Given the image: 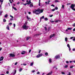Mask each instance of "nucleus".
Returning <instances> with one entry per match:
<instances>
[{
  "mask_svg": "<svg viewBox=\"0 0 75 75\" xmlns=\"http://www.w3.org/2000/svg\"><path fill=\"white\" fill-rule=\"evenodd\" d=\"M67 28L68 30H72V28Z\"/></svg>",
  "mask_w": 75,
  "mask_h": 75,
  "instance_id": "obj_23",
  "label": "nucleus"
},
{
  "mask_svg": "<svg viewBox=\"0 0 75 75\" xmlns=\"http://www.w3.org/2000/svg\"><path fill=\"white\" fill-rule=\"evenodd\" d=\"M9 73V71H7L6 72V74H8Z\"/></svg>",
  "mask_w": 75,
  "mask_h": 75,
  "instance_id": "obj_40",
  "label": "nucleus"
},
{
  "mask_svg": "<svg viewBox=\"0 0 75 75\" xmlns=\"http://www.w3.org/2000/svg\"><path fill=\"white\" fill-rule=\"evenodd\" d=\"M12 24V23H9V25H11Z\"/></svg>",
  "mask_w": 75,
  "mask_h": 75,
  "instance_id": "obj_60",
  "label": "nucleus"
},
{
  "mask_svg": "<svg viewBox=\"0 0 75 75\" xmlns=\"http://www.w3.org/2000/svg\"><path fill=\"white\" fill-rule=\"evenodd\" d=\"M22 70H23V69H22V68H21L19 70V71H20V72H21V71Z\"/></svg>",
  "mask_w": 75,
  "mask_h": 75,
  "instance_id": "obj_36",
  "label": "nucleus"
},
{
  "mask_svg": "<svg viewBox=\"0 0 75 75\" xmlns=\"http://www.w3.org/2000/svg\"><path fill=\"white\" fill-rule=\"evenodd\" d=\"M6 29H7V30H10V29L9 28V26H8V25H7Z\"/></svg>",
  "mask_w": 75,
  "mask_h": 75,
  "instance_id": "obj_17",
  "label": "nucleus"
},
{
  "mask_svg": "<svg viewBox=\"0 0 75 75\" xmlns=\"http://www.w3.org/2000/svg\"><path fill=\"white\" fill-rule=\"evenodd\" d=\"M55 36V34H53L52 35H51L50 36V38H51L52 37H54Z\"/></svg>",
  "mask_w": 75,
  "mask_h": 75,
  "instance_id": "obj_8",
  "label": "nucleus"
},
{
  "mask_svg": "<svg viewBox=\"0 0 75 75\" xmlns=\"http://www.w3.org/2000/svg\"><path fill=\"white\" fill-rule=\"evenodd\" d=\"M26 53V52L25 51H22V52L21 53V54H25V53Z\"/></svg>",
  "mask_w": 75,
  "mask_h": 75,
  "instance_id": "obj_11",
  "label": "nucleus"
},
{
  "mask_svg": "<svg viewBox=\"0 0 75 75\" xmlns=\"http://www.w3.org/2000/svg\"><path fill=\"white\" fill-rule=\"evenodd\" d=\"M53 16V15H51V16H50V17H52Z\"/></svg>",
  "mask_w": 75,
  "mask_h": 75,
  "instance_id": "obj_62",
  "label": "nucleus"
},
{
  "mask_svg": "<svg viewBox=\"0 0 75 75\" xmlns=\"http://www.w3.org/2000/svg\"><path fill=\"white\" fill-rule=\"evenodd\" d=\"M43 10H43V9H42L41 10H40V11L39 12V13H43Z\"/></svg>",
  "mask_w": 75,
  "mask_h": 75,
  "instance_id": "obj_16",
  "label": "nucleus"
},
{
  "mask_svg": "<svg viewBox=\"0 0 75 75\" xmlns=\"http://www.w3.org/2000/svg\"><path fill=\"white\" fill-rule=\"evenodd\" d=\"M55 10H58V7L57 6H56L55 7Z\"/></svg>",
  "mask_w": 75,
  "mask_h": 75,
  "instance_id": "obj_35",
  "label": "nucleus"
},
{
  "mask_svg": "<svg viewBox=\"0 0 75 75\" xmlns=\"http://www.w3.org/2000/svg\"><path fill=\"white\" fill-rule=\"evenodd\" d=\"M10 16L12 18H14V17L13 16L11 15H10Z\"/></svg>",
  "mask_w": 75,
  "mask_h": 75,
  "instance_id": "obj_42",
  "label": "nucleus"
},
{
  "mask_svg": "<svg viewBox=\"0 0 75 75\" xmlns=\"http://www.w3.org/2000/svg\"><path fill=\"white\" fill-rule=\"evenodd\" d=\"M13 19L11 18L10 19V21H13Z\"/></svg>",
  "mask_w": 75,
  "mask_h": 75,
  "instance_id": "obj_53",
  "label": "nucleus"
},
{
  "mask_svg": "<svg viewBox=\"0 0 75 75\" xmlns=\"http://www.w3.org/2000/svg\"><path fill=\"white\" fill-rule=\"evenodd\" d=\"M55 9H54L52 10V11H55Z\"/></svg>",
  "mask_w": 75,
  "mask_h": 75,
  "instance_id": "obj_59",
  "label": "nucleus"
},
{
  "mask_svg": "<svg viewBox=\"0 0 75 75\" xmlns=\"http://www.w3.org/2000/svg\"><path fill=\"white\" fill-rule=\"evenodd\" d=\"M28 27H29L28 26H26V29H28Z\"/></svg>",
  "mask_w": 75,
  "mask_h": 75,
  "instance_id": "obj_58",
  "label": "nucleus"
},
{
  "mask_svg": "<svg viewBox=\"0 0 75 75\" xmlns=\"http://www.w3.org/2000/svg\"><path fill=\"white\" fill-rule=\"evenodd\" d=\"M73 38H74V39H73V41H75V38L74 37H71L70 38V39H72Z\"/></svg>",
  "mask_w": 75,
  "mask_h": 75,
  "instance_id": "obj_18",
  "label": "nucleus"
},
{
  "mask_svg": "<svg viewBox=\"0 0 75 75\" xmlns=\"http://www.w3.org/2000/svg\"><path fill=\"white\" fill-rule=\"evenodd\" d=\"M45 21H47V20H48V18H45Z\"/></svg>",
  "mask_w": 75,
  "mask_h": 75,
  "instance_id": "obj_34",
  "label": "nucleus"
},
{
  "mask_svg": "<svg viewBox=\"0 0 75 75\" xmlns=\"http://www.w3.org/2000/svg\"><path fill=\"white\" fill-rule=\"evenodd\" d=\"M45 4L47 5V4H50V2H45Z\"/></svg>",
  "mask_w": 75,
  "mask_h": 75,
  "instance_id": "obj_20",
  "label": "nucleus"
},
{
  "mask_svg": "<svg viewBox=\"0 0 75 75\" xmlns=\"http://www.w3.org/2000/svg\"><path fill=\"white\" fill-rule=\"evenodd\" d=\"M45 31H47V28L46 27H45Z\"/></svg>",
  "mask_w": 75,
  "mask_h": 75,
  "instance_id": "obj_31",
  "label": "nucleus"
},
{
  "mask_svg": "<svg viewBox=\"0 0 75 75\" xmlns=\"http://www.w3.org/2000/svg\"><path fill=\"white\" fill-rule=\"evenodd\" d=\"M7 16H8V14H6L4 16V17L7 18Z\"/></svg>",
  "mask_w": 75,
  "mask_h": 75,
  "instance_id": "obj_27",
  "label": "nucleus"
},
{
  "mask_svg": "<svg viewBox=\"0 0 75 75\" xmlns=\"http://www.w3.org/2000/svg\"><path fill=\"white\" fill-rule=\"evenodd\" d=\"M4 59V57L2 56L1 58H0V61H3Z\"/></svg>",
  "mask_w": 75,
  "mask_h": 75,
  "instance_id": "obj_9",
  "label": "nucleus"
},
{
  "mask_svg": "<svg viewBox=\"0 0 75 75\" xmlns=\"http://www.w3.org/2000/svg\"><path fill=\"white\" fill-rule=\"evenodd\" d=\"M9 56L10 57H15L16 55L13 53H11L9 54Z\"/></svg>",
  "mask_w": 75,
  "mask_h": 75,
  "instance_id": "obj_5",
  "label": "nucleus"
},
{
  "mask_svg": "<svg viewBox=\"0 0 75 75\" xmlns=\"http://www.w3.org/2000/svg\"><path fill=\"white\" fill-rule=\"evenodd\" d=\"M41 50H40L38 52L39 54H40V53L41 52Z\"/></svg>",
  "mask_w": 75,
  "mask_h": 75,
  "instance_id": "obj_47",
  "label": "nucleus"
},
{
  "mask_svg": "<svg viewBox=\"0 0 75 75\" xmlns=\"http://www.w3.org/2000/svg\"><path fill=\"white\" fill-rule=\"evenodd\" d=\"M64 5H62V8H64Z\"/></svg>",
  "mask_w": 75,
  "mask_h": 75,
  "instance_id": "obj_43",
  "label": "nucleus"
},
{
  "mask_svg": "<svg viewBox=\"0 0 75 75\" xmlns=\"http://www.w3.org/2000/svg\"><path fill=\"white\" fill-rule=\"evenodd\" d=\"M37 74H40V72H37Z\"/></svg>",
  "mask_w": 75,
  "mask_h": 75,
  "instance_id": "obj_56",
  "label": "nucleus"
},
{
  "mask_svg": "<svg viewBox=\"0 0 75 75\" xmlns=\"http://www.w3.org/2000/svg\"><path fill=\"white\" fill-rule=\"evenodd\" d=\"M30 37H27L26 38V40L27 41H28V40H29V39H30Z\"/></svg>",
  "mask_w": 75,
  "mask_h": 75,
  "instance_id": "obj_28",
  "label": "nucleus"
},
{
  "mask_svg": "<svg viewBox=\"0 0 75 75\" xmlns=\"http://www.w3.org/2000/svg\"><path fill=\"white\" fill-rule=\"evenodd\" d=\"M58 21H59V20H57V21H55V23H58Z\"/></svg>",
  "mask_w": 75,
  "mask_h": 75,
  "instance_id": "obj_37",
  "label": "nucleus"
},
{
  "mask_svg": "<svg viewBox=\"0 0 75 75\" xmlns=\"http://www.w3.org/2000/svg\"><path fill=\"white\" fill-rule=\"evenodd\" d=\"M27 18L28 19V20H29V21L31 20V19L29 18L28 16H27Z\"/></svg>",
  "mask_w": 75,
  "mask_h": 75,
  "instance_id": "obj_15",
  "label": "nucleus"
},
{
  "mask_svg": "<svg viewBox=\"0 0 75 75\" xmlns=\"http://www.w3.org/2000/svg\"><path fill=\"white\" fill-rule=\"evenodd\" d=\"M13 26H14V27H16V25L14 23L13 24Z\"/></svg>",
  "mask_w": 75,
  "mask_h": 75,
  "instance_id": "obj_54",
  "label": "nucleus"
},
{
  "mask_svg": "<svg viewBox=\"0 0 75 75\" xmlns=\"http://www.w3.org/2000/svg\"><path fill=\"white\" fill-rule=\"evenodd\" d=\"M75 5L73 4H72L70 6V8H71L72 10H74V11H75Z\"/></svg>",
  "mask_w": 75,
  "mask_h": 75,
  "instance_id": "obj_2",
  "label": "nucleus"
},
{
  "mask_svg": "<svg viewBox=\"0 0 75 75\" xmlns=\"http://www.w3.org/2000/svg\"><path fill=\"white\" fill-rule=\"evenodd\" d=\"M52 73V71H51L49 73L47 74H46V75H51V74Z\"/></svg>",
  "mask_w": 75,
  "mask_h": 75,
  "instance_id": "obj_13",
  "label": "nucleus"
},
{
  "mask_svg": "<svg viewBox=\"0 0 75 75\" xmlns=\"http://www.w3.org/2000/svg\"><path fill=\"white\" fill-rule=\"evenodd\" d=\"M18 63V62H16V63H15L14 64V65H17V64Z\"/></svg>",
  "mask_w": 75,
  "mask_h": 75,
  "instance_id": "obj_41",
  "label": "nucleus"
},
{
  "mask_svg": "<svg viewBox=\"0 0 75 75\" xmlns=\"http://www.w3.org/2000/svg\"><path fill=\"white\" fill-rule=\"evenodd\" d=\"M73 66H72L70 67V68H73Z\"/></svg>",
  "mask_w": 75,
  "mask_h": 75,
  "instance_id": "obj_51",
  "label": "nucleus"
},
{
  "mask_svg": "<svg viewBox=\"0 0 75 75\" xmlns=\"http://www.w3.org/2000/svg\"><path fill=\"white\" fill-rule=\"evenodd\" d=\"M65 41L66 42H67V41H68V38H65Z\"/></svg>",
  "mask_w": 75,
  "mask_h": 75,
  "instance_id": "obj_24",
  "label": "nucleus"
},
{
  "mask_svg": "<svg viewBox=\"0 0 75 75\" xmlns=\"http://www.w3.org/2000/svg\"><path fill=\"white\" fill-rule=\"evenodd\" d=\"M50 28H51L50 27H49L48 28V31H50Z\"/></svg>",
  "mask_w": 75,
  "mask_h": 75,
  "instance_id": "obj_44",
  "label": "nucleus"
},
{
  "mask_svg": "<svg viewBox=\"0 0 75 75\" xmlns=\"http://www.w3.org/2000/svg\"><path fill=\"white\" fill-rule=\"evenodd\" d=\"M44 19V16H42L40 18V21H41L42 19Z\"/></svg>",
  "mask_w": 75,
  "mask_h": 75,
  "instance_id": "obj_12",
  "label": "nucleus"
},
{
  "mask_svg": "<svg viewBox=\"0 0 75 75\" xmlns=\"http://www.w3.org/2000/svg\"><path fill=\"white\" fill-rule=\"evenodd\" d=\"M0 2H1V5H2L3 3V0H0Z\"/></svg>",
  "mask_w": 75,
  "mask_h": 75,
  "instance_id": "obj_19",
  "label": "nucleus"
},
{
  "mask_svg": "<svg viewBox=\"0 0 75 75\" xmlns=\"http://www.w3.org/2000/svg\"><path fill=\"white\" fill-rule=\"evenodd\" d=\"M49 62L50 63H51V62H52V61L51 59H49Z\"/></svg>",
  "mask_w": 75,
  "mask_h": 75,
  "instance_id": "obj_21",
  "label": "nucleus"
},
{
  "mask_svg": "<svg viewBox=\"0 0 75 75\" xmlns=\"http://www.w3.org/2000/svg\"><path fill=\"white\" fill-rule=\"evenodd\" d=\"M31 3H32L31 2V0H30L28 3H26L25 4H23L25 6H26L27 4L29 5V4H31Z\"/></svg>",
  "mask_w": 75,
  "mask_h": 75,
  "instance_id": "obj_4",
  "label": "nucleus"
},
{
  "mask_svg": "<svg viewBox=\"0 0 75 75\" xmlns=\"http://www.w3.org/2000/svg\"><path fill=\"white\" fill-rule=\"evenodd\" d=\"M67 75H71V72H69V74Z\"/></svg>",
  "mask_w": 75,
  "mask_h": 75,
  "instance_id": "obj_50",
  "label": "nucleus"
},
{
  "mask_svg": "<svg viewBox=\"0 0 75 75\" xmlns=\"http://www.w3.org/2000/svg\"><path fill=\"white\" fill-rule=\"evenodd\" d=\"M68 65H66L64 67V68H68Z\"/></svg>",
  "mask_w": 75,
  "mask_h": 75,
  "instance_id": "obj_30",
  "label": "nucleus"
},
{
  "mask_svg": "<svg viewBox=\"0 0 75 75\" xmlns=\"http://www.w3.org/2000/svg\"><path fill=\"white\" fill-rule=\"evenodd\" d=\"M31 50H30L29 51V52H30V53L31 52Z\"/></svg>",
  "mask_w": 75,
  "mask_h": 75,
  "instance_id": "obj_57",
  "label": "nucleus"
},
{
  "mask_svg": "<svg viewBox=\"0 0 75 75\" xmlns=\"http://www.w3.org/2000/svg\"><path fill=\"white\" fill-rule=\"evenodd\" d=\"M59 2V1H58V0H55V3H57L58 2Z\"/></svg>",
  "mask_w": 75,
  "mask_h": 75,
  "instance_id": "obj_39",
  "label": "nucleus"
},
{
  "mask_svg": "<svg viewBox=\"0 0 75 75\" xmlns=\"http://www.w3.org/2000/svg\"><path fill=\"white\" fill-rule=\"evenodd\" d=\"M72 26L73 27H75V23H74L73 25Z\"/></svg>",
  "mask_w": 75,
  "mask_h": 75,
  "instance_id": "obj_52",
  "label": "nucleus"
},
{
  "mask_svg": "<svg viewBox=\"0 0 75 75\" xmlns=\"http://www.w3.org/2000/svg\"><path fill=\"white\" fill-rule=\"evenodd\" d=\"M3 22H4V23H5V22H6V20L5 19H3Z\"/></svg>",
  "mask_w": 75,
  "mask_h": 75,
  "instance_id": "obj_29",
  "label": "nucleus"
},
{
  "mask_svg": "<svg viewBox=\"0 0 75 75\" xmlns=\"http://www.w3.org/2000/svg\"><path fill=\"white\" fill-rule=\"evenodd\" d=\"M66 63H67V64H68V63H69V62L68 61H66Z\"/></svg>",
  "mask_w": 75,
  "mask_h": 75,
  "instance_id": "obj_55",
  "label": "nucleus"
},
{
  "mask_svg": "<svg viewBox=\"0 0 75 75\" xmlns=\"http://www.w3.org/2000/svg\"><path fill=\"white\" fill-rule=\"evenodd\" d=\"M32 72L34 73V72H35V70H33V71H32Z\"/></svg>",
  "mask_w": 75,
  "mask_h": 75,
  "instance_id": "obj_64",
  "label": "nucleus"
},
{
  "mask_svg": "<svg viewBox=\"0 0 75 75\" xmlns=\"http://www.w3.org/2000/svg\"><path fill=\"white\" fill-rule=\"evenodd\" d=\"M55 59H58V58H60V57L59 55H57L55 57Z\"/></svg>",
  "mask_w": 75,
  "mask_h": 75,
  "instance_id": "obj_7",
  "label": "nucleus"
},
{
  "mask_svg": "<svg viewBox=\"0 0 75 75\" xmlns=\"http://www.w3.org/2000/svg\"><path fill=\"white\" fill-rule=\"evenodd\" d=\"M23 65H24V66H25L26 65H27V64H24V63L23 64Z\"/></svg>",
  "mask_w": 75,
  "mask_h": 75,
  "instance_id": "obj_45",
  "label": "nucleus"
},
{
  "mask_svg": "<svg viewBox=\"0 0 75 75\" xmlns=\"http://www.w3.org/2000/svg\"><path fill=\"white\" fill-rule=\"evenodd\" d=\"M40 11V9L38 8L37 10L35 9V10L33 11V13H35L36 14H40V13H39Z\"/></svg>",
  "mask_w": 75,
  "mask_h": 75,
  "instance_id": "obj_1",
  "label": "nucleus"
},
{
  "mask_svg": "<svg viewBox=\"0 0 75 75\" xmlns=\"http://www.w3.org/2000/svg\"><path fill=\"white\" fill-rule=\"evenodd\" d=\"M43 55V54H39L36 56V57L37 58H40V57H42Z\"/></svg>",
  "mask_w": 75,
  "mask_h": 75,
  "instance_id": "obj_6",
  "label": "nucleus"
},
{
  "mask_svg": "<svg viewBox=\"0 0 75 75\" xmlns=\"http://www.w3.org/2000/svg\"><path fill=\"white\" fill-rule=\"evenodd\" d=\"M61 73L62 74H63L64 75L65 74V73L64 72H62Z\"/></svg>",
  "mask_w": 75,
  "mask_h": 75,
  "instance_id": "obj_46",
  "label": "nucleus"
},
{
  "mask_svg": "<svg viewBox=\"0 0 75 75\" xmlns=\"http://www.w3.org/2000/svg\"><path fill=\"white\" fill-rule=\"evenodd\" d=\"M67 46L68 47V48H69V51H71V47H70V46L69 45V44H67Z\"/></svg>",
  "mask_w": 75,
  "mask_h": 75,
  "instance_id": "obj_10",
  "label": "nucleus"
},
{
  "mask_svg": "<svg viewBox=\"0 0 75 75\" xmlns=\"http://www.w3.org/2000/svg\"><path fill=\"white\" fill-rule=\"evenodd\" d=\"M51 6L53 7H55V5H54V4H52Z\"/></svg>",
  "mask_w": 75,
  "mask_h": 75,
  "instance_id": "obj_48",
  "label": "nucleus"
},
{
  "mask_svg": "<svg viewBox=\"0 0 75 75\" xmlns=\"http://www.w3.org/2000/svg\"><path fill=\"white\" fill-rule=\"evenodd\" d=\"M30 7H33V4H30Z\"/></svg>",
  "mask_w": 75,
  "mask_h": 75,
  "instance_id": "obj_25",
  "label": "nucleus"
},
{
  "mask_svg": "<svg viewBox=\"0 0 75 75\" xmlns=\"http://www.w3.org/2000/svg\"><path fill=\"white\" fill-rule=\"evenodd\" d=\"M73 51H75V48L73 49Z\"/></svg>",
  "mask_w": 75,
  "mask_h": 75,
  "instance_id": "obj_63",
  "label": "nucleus"
},
{
  "mask_svg": "<svg viewBox=\"0 0 75 75\" xmlns=\"http://www.w3.org/2000/svg\"><path fill=\"white\" fill-rule=\"evenodd\" d=\"M3 13V11H1L0 12V15H1V14Z\"/></svg>",
  "mask_w": 75,
  "mask_h": 75,
  "instance_id": "obj_38",
  "label": "nucleus"
},
{
  "mask_svg": "<svg viewBox=\"0 0 75 75\" xmlns=\"http://www.w3.org/2000/svg\"><path fill=\"white\" fill-rule=\"evenodd\" d=\"M45 55H46V56L48 55V53L47 52H46L45 53Z\"/></svg>",
  "mask_w": 75,
  "mask_h": 75,
  "instance_id": "obj_26",
  "label": "nucleus"
},
{
  "mask_svg": "<svg viewBox=\"0 0 75 75\" xmlns=\"http://www.w3.org/2000/svg\"><path fill=\"white\" fill-rule=\"evenodd\" d=\"M23 29H24V30H27V23H25L23 24Z\"/></svg>",
  "mask_w": 75,
  "mask_h": 75,
  "instance_id": "obj_3",
  "label": "nucleus"
},
{
  "mask_svg": "<svg viewBox=\"0 0 75 75\" xmlns=\"http://www.w3.org/2000/svg\"><path fill=\"white\" fill-rule=\"evenodd\" d=\"M33 64H34V63H33V62H32L30 63V66H33Z\"/></svg>",
  "mask_w": 75,
  "mask_h": 75,
  "instance_id": "obj_33",
  "label": "nucleus"
},
{
  "mask_svg": "<svg viewBox=\"0 0 75 75\" xmlns=\"http://www.w3.org/2000/svg\"><path fill=\"white\" fill-rule=\"evenodd\" d=\"M12 8H13V9H14V10H16V11H17V8H14V6H13L12 7Z\"/></svg>",
  "mask_w": 75,
  "mask_h": 75,
  "instance_id": "obj_22",
  "label": "nucleus"
},
{
  "mask_svg": "<svg viewBox=\"0 0 75 75\" xmlns=\"http://www.w3.org/2000/svg\"><path fill=\"white\" fill-rule=\"evenodd\" d=\"M39 6H41V4H40V0H39Z\"/></svg>",
  "mask_w": 75,
  "mask_h": 75,
  "instance_id": "obj_32",
  "label": "nucleus"
},
{
  "mask_svg": "<svg viewBox=\"0 0 75 75\" xmlns=\"http://www.w3.org/2000/svg\"><path fill=\"white\" fill-rule=\"evenodd\" d=\"M41 35V34H35V35L34 36H36V37H37L38 36H39V35Z\"/></svg>",
  "mask_w": 75,
  "mask_h": 75,
  "instance_id": "obj_14",
  "label": "nucleus"
},
{
  "mask_svg": "<svg viewBox=\"0 0 75 75\" xmlns=\"http://www.w3.org/2000/svg\"><path fill=\"white\" fill-rule=\"evenodd\" d=\"M20 2H18L17 3V4L18 5V4H20Z\"/></svg>",
  "mask_w": 75,
  "mask_h": 75,
  "instance_id": "obj_61",
  "label": "nucleus"
},
{
  "mask_svg": "<svg viewBox=\"0 0 75 75\" xmlns=\"http://www.w3.org/2000/svg\"><path fill=\"white\" fill-rule=\"evenodd\" d=\"M16 72H17V71L16 70H15V72L14 73V74H16Z\"/></svg>",
  "mask_w": 75,
  "mask_h": 75,
  "instance_id": "obj_49",
  "label": "nucleus"
}]
</instances>
